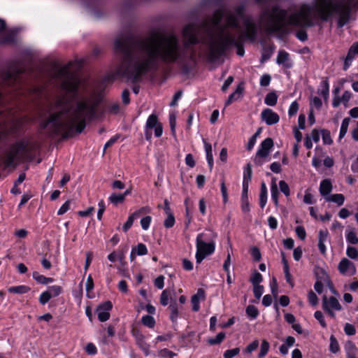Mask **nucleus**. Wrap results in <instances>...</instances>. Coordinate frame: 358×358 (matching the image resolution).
I'll use <instances>...</instances> for the list:
<instances>
[{
  "label": "nucleus",
  "mask_w": 358,
  "mask_h": 358,
  "mask_svg": "<svg viewBox=\"0 0 358 358\" xmlns=\"http://www.w3.org/2000/svg\"><path fill=\"white\" fill-rule=\"evenodd\" d=\"M158 39L157 43H148L136 41L132 33L115 39L116 49L123 53L122 63L118 73L130 79L133 83L138 82L142 76L150 71H157L158 60L164 63H177L183 76H188L194 66L182 57L180 42L174 34L164 35L155 33L152 41Z\"/></svg>",
  "instance_id": "nucleus-1"
},
{
  "label": "nucleus",
  "mask_w": 358,
  "mask_h": 358,
  "mask_svg": "<svg viewBox=\"0 0 358 358\" xmlns=\"http://www.w3.org/2000/svg\"><path fill=\"white\" fill-rule=\"evenodd\" d=\"M336 7L332 0H315L313 5L303 4L298 10L291 14L288 23L300 27L295 36L300 41L304 42L308 37L305 29L322 27V22H328L331 19V9L336 10Z\"/></svg>",
  "instance_id": "nucleus-2"
},
{
  "label": "nucleus",
  "mask_w": 358,
  "mask_h": 358,
  "mask_svg": "<svg viewBox=\"0 0 358 358\" xmlns=\"http://www.w3.org/2000/svg\"><path fill=\"white\" fill-rule=\"evenodd\" d=\"M70 108L67 107L61 110L51 113L47 117L48 122L50 124L48 128V134L50 137L60 136L62 140H67L74 136L76 134H81L85 129L87 123L84 118H81L76 124L65 122L61 120L62 117L68 114Z\"/></svg>",
  "instance_id": "nucleus-3"
},
{
  "label": "nucleus",
  "mask_w": 358,
  "mask_h": 358,
  "mask_svg": "<svg viewBox=\"0 0 358 358\" xmlns=\"http://www.w3.org/2000/svg\"><path fill=\"white\" fill-rule=\"evenodd\" d=\"M288 12L279 5H274L271 8H264L260 13V18L264 22L266 31L268 34H278L282 37L289 34L286 24Z\"/></svg>",
  "instance_id": "nucleus-4"
},
{
  "label": "nucleus",
  "mask_w": 358,
  "mask_h": 358,
  "mask_svg": "<svg viewBox=\"0 0 358 358\" xmlns=\"http://www.w3.org/2000/svg\"><path fill=\"white\" fill-rule=\"evenodd\" d=\"M28 152L27 142L21 139L13 143L9 150H6L2 158V163L4 168L15 169L17 163L16 162L20 157V155L26 154Z\"/></svg>",
  "instance_id": "nucleus-5"
},
{
  "label": "nucleus",
  "mask_w": 358,
  "mask_h": 358,
  "mask_svg": "<svg viewBox=\"0 0 358 358\" xmlns=\"http://www.w3.org/2000/svg\"><path fill=\"white\" fill-rule=\"evenodd\" d=\"M238 38L231 36H227L217 44L212 43L210 45L209 52L207 55V60L210 62H216L226 55L227 51L237 44Z\"/></svg>",
  "instance_id": "nucleus-6"
},
{
  "label": "nucleus",
  "mask_w": 358,
  "mask_h": 358,
  "mask_svg": "<svg viewBox=\"0 0 358 358\" xmlns=\"http://www.w3.org/2000/svg\"><path fill=\"white\" fill-rule=\"evenodd\" d=\"M58 77L64 78L61 84L63 90L73 96H76L79 91L80 80L70 71V65L59 68L57 71Z\"/></svg>",
  "instance_id": "nucleus-7"
},
{
  "label": "nucleus",
  "mask_w": 358,
  "mask_h": 358,
  "mask_svg": "<svg viewBox=\"0 0 358 358\" xmlns=\"http://www.w3.org/2000/svg\"><path fill=\"white\" fill-rule=\"evenodd\" d=\"M245 30L239 35V38L250 42H255L258 34V27L257 24L251 17H245L243 20Z\"/></svg>",
  "instance_id": "nucleus-8"
},
{
  "label": "nucleus",
  "mask_w": 358,
  "mask_h": 358,
  "mask_svg": "<svg viewBox=\"0 0 358 358\" xmlns=\"http://www.w3.org/2000/svg\"><path fill=\"white\" fill-rule=\"evenodd\" d=\"M182 34L183 37L187 40L184 43L185 48H188L190 45H194L200 43L196 24L189 23L186 24L182 29Z\"/></svg>",
  "instance_id": "nucleus-9"
},
{
  "label": "nucleus",
  "mask_w": 358,
  "mask_h": 358,
  "mask_svg": "<svg viewBox=\"0 0 358 358\" xmlns=\"http://www.w3.org/2000/svg\"><path fill=\"white\" fill-rule=\"evenodd\" d=\"M273 146V141L271 138H266L262 141L253 159L257 166L262 165L264 162L262 159L266 158L269 155Z\"/></svg>",
  "instance_id": "nucleus-10"
},
{
  "label": "nucleus",
  "mask_w": 358,
  "mask_h": 358,
  "mask_svg": "<svg viewBox=\"0 0 358 358\" xmlns=\"http://www.w3.org/2000/svg\"><path fill=\"white\" fill-rule=\"evenodd\" d=\"M335 2L334 0H332ZM337 6L336 10L331 9L332 14L336 12L338 13V17L337 20V27L338 28H342L345 25H346L351 17V7L350 6H343L341 3H336Z\"/></svg>",
  "instance_id": "nucleus-11"
},
{
  "label": "nucleus",
  "mask_w": 358,
  "mask_h": 358,
  "mask_svg": "<svg viewBox=\"0 0 358 358\" xmlns=\"http://www.w3.org/2000/svg\"><path fill=\"white\" fill-rule=\"evenodd\" d=\"M6 22L0 19V34L6 29ZM17 30L13 29L9 30L4 36L0 35V45H15L17 42Z\"/></svg>",
  "instance_id": "nucleus-12"
},
{
  "label": "nucleus",
  "mask_w": 358,
  "mask_h": 358,
  "mask_svg": "<svg viewBox=\"0 0 358 358\" xmlns=\"http://www.w3.org/2000/svg\"><path fill=\"white\" fill-rule=\"evenodd\" d=\"M63 292V288L59 285H52L43 292L38 298L41 305H45L52 297H57Z\"/></svg>",
  "instance_id": "nucleus-13"
},
{
  "label": "nucleus",
  "mask_w": 358,
  "mask_h": 358,
  "mask_svg": "<svg viewBox=\"0 0 358 358\" xmlns=\"http://www.w3.org/2000/svg\"><path fill=\"white\" fill-rule=\"evenodd\" d=\"M113 308V304L110 301H106L98 306L96 312L97 313L98 320L101 322H106L110 318L109 311Z\"/></svg>",
  "instance_id": "nucleus-14"
},
{
  "label": "nucleus",
  "mask_w": 358,
  "mask_h": 358,
  "mask_svg": "<svg viewBox=\"0 0 358 358\" xmlns=\"http://www.w3.org/2000/svg\"><path fill=\"white\" fill-rule=\"evenodd\" d=\"M203 234H199L196 236V249L206 253L207 255L214 252L215 246L214 243H206L202 240Z\"/></svg>",
  "instance_id": "nucleus-15"
},
{
  "label": "nucleus",
  "mask_w": 358,
  "mask_h": 358,
  "mask_svg": "<svg viewBox=\"0 0 358 358\" xmlns=\"http://www.w3.org/2000/svg\"><path fill=\"white\" fill-rule=\"evenodd\" d=\"M261 117L267 125H273L280 120V117L275 112L270 108H265L261 113Z\"/></svg>",
  "instance_id": "nucleus-16"
},
{
  "label": "nucleus",
  "mask_w": 358,
  "mask_h": 358,
  "mask_svg": "<svg viewBox=\"0 0 358 358\" xmlns=\"http://www.w3.org/2000/svg\"><path fill=\"white\" fill-rule=\"evenodd\" d=\"M276 63L282 65L283 68L289 69L293 66V62L289 59V54L284 50L278 51Z\"/></svg>",
  "instance_id": "nucleus-17"
},
{
  "label": "nucleus",
  "mask_w": 358,
  "mask_h": 358,
  "mask_svg": "<svg viewBox=\"0 0 358 358\" xmlns=\"http://www.w3.org/2000/svg\"><path fill=\"white\" fill-rule=\"evenodd\" d=\"M338 270L339 272L345 275L348 271L351 273H354L356 271V267L355 264L346 258H343L338 264Z\"/></svg>",
  "instance_id": "nucleus-18"
},
{
  "label": "nucleus",
  "mask_w": 358,
  "mask_h": 358,
  "mask_svg": "<svg viewBox=\"0 0 358 358\" xmlns=\"http://www.w3.org/2000/svg\"><path fill=\"white\" fill-rule=\"evenodd\" d=\"M99 100H97L94 102V104L91 106H88V108L86 110V115L88 117L90 120H92L94 119H98L104 115V111H99L97 109V106L99 103Z\"/></svg>",
  "instance_id": "nucleus-19"
},
{
  "label": "nucleus",
  "mask_w": 358,
  "mask_h": 358,
  "mask_svg": "<svg viewBox=\"0 0 358 358\" xmlns=\"http://www.w3.org/2000/svg\"><path fill=\"white\" fill-rule=\"evenodd\" d=\"M88 104L85 101H80L77 104V108L74 112V118L71 122L72 123L76 124L81 118H85L83 117L84 111L87 110L88 108Z\"/></svg>",
  "instance_id": "nucleus-20"
},
{
  "label": "nucleus",
  "mask_w": 358,
  "mask_h": 358,
  "mask_svg": "<svg viewBox=\"0 0 358 358\" xmlns=\"http://www.w3.org/2000/svg\"><path fill=\"white\" fill-rule=\"evenodd\" d=\"M324 302L326 303L327 308L329 309L338 311L342 309L341 305L335 296H330L329 298H327L326 295H324L322 297V303Z\"/></svg>",
  "instance_id": "nucleus-21"
},
{
  "label": "nucleus",
  "mask_w": 358,
  "mask_h": 358,
  "mask_svg": "<svg viewBox=\"0 0 358 358\" xmlns=\"http://www.w3.org/2000/svg\"><path fill=\"white\" fill-rule=\"evenodd\" d=\"M114 50L115 51V52L118 55H120V64L118 65L117 69H116V74L122 78H127V80H129L131 81L134 85V86L132 87V91L135 94H138L139 93V91H140V86L138 85H136L138 83V82L136 83H133L130 79H128L127 77L125 76H123L122 75H120V73H118V70L120 69V66L122 65V58H123V53L120 51H119L118 50L116 49V47H115V41H114ZM143 76H142V78L143 79ZM142 80H141L140 81H138V83H140Z\"/></svg>",
  "instance_id": "nucleus-22"
},
{
  "label": "nucleus",
  "mask_w": 358,
  "mask_h": 358,
  "mask_svg": "<svg viewBox=\"0 0 358 358\" xmlns=\"http://www.w3.org/2000/svg\"><path fill=\"white\" fill-rule=\"evenodd\" d=\"M332 183L329 179H324L320 182V193L322 196L327 197L329 196V194L332 191Z\"/></svg>",
  "instance_id": "nucleus-23"
},
{
  "label": "nucleus",
  "mask_w": 358,
  "mask_h": 358,
  "mask_svg": "<svg viewBox=\"0 0 358 358\" xmlns=\"http://www.w3.org/2000/svg\"><path fill=\"white\" fill-rule=\"evenodd\" d=\"M241 202L242 211L245 213L250 212V208L248 199V188L243 187Z\"/></svg>",
  "instance_id": "nucleus-24"
},
{
  "label": "nucleus",
  "mask_w": 358,
  "mask_h": 358,
  "mask_svg": "<svg viewBox=\"0 0 358 358\" xmlns=\"http://www.w3.org/2000/svg\"><path fill=\"white\" fill-rule=\"evenodd\" d=\"M169 310H170V320L173 324L177 323V320L179 316V311H178V305L176 300L171 301V303L169 306Z\"/></svg>",
  "instance_id": "nucleus-25"
},
{
  "label": "nucleus",
  "mask_w": 358,
  "mask_h": 358,
  "mask_svg": "<svg viewBox=\"0 0 358 358\" xmlns=\"http://www.w3.org/2000/svg\"><path fill=\"white\" fill-rule=\"evenodd\" d=\"M275 48V46L273 43L269 45L263 46L262 57H261V59H260L262 63H264V62L268 61L271 57Z\"/></svg>",
  "instance_id": "nucleus-26"
},
{
  "label": "nucleus",
  "mask_w": 358,
  "mask_h": 358,
  "mask_svg": "<svg viewBox=\"0 0 358 358\" xmlns=\"http://www.w3.org/2000/svg\"><path fill=\"white\" fill-rule=\"evenodd\" d=\"M203 141L204 143L206 160H207L208 166H209L210 169L211 170L214 165L213 156V152H212V145L210 143H208L206 139H203Z\"/></svg>",
  "instance_id": "nucleus-27"
},
{
  "label": "nucleus",
  "mask_w": 358,
  "mask_h": 358,
  "mask_svg": "<svg viewBox=\"0 0 358 358\" xmlns=\"http://www.w3.org/2000/svg\"><path fill=\"white\" fill-rule=\"evenodd\" d=\"M252 176V166L250 164H248L246 167L244 169L243 177V187L249 188V183L251 181Z\"/></svg>",
  "instance_id": "nucleus-28"
},
{
  "label": "nucleus",
  "mask_w": 358,
  "mask_h": 358,
  "mask_svg": "<svg viewBox=\"0 0 358 358\" xmlns=\"http://www.w3.org/2000/svg\"><path fill=\"white\" fill-rule=\"evenodd\" d=\"M225 14V9L224 7L219 8L215 10L213 15L212 22L215 26H217L220 24L222 20L223 17Z\"/></svg>",
  "instance_id": "nucleus-29"
},
{
  "label": "nucleus",
  "mask_w": 358,
  "mask_h": 358,
  "mask_svg": "<svg viewBox=\"0 0 358 358\" xmlns=\"http://www.w3.org/2000/svg\"><path fill=\"white\" fill-rule=\"evenodd\" d=\"M243 91V87H241V85H238L236 90L229 96L228 99L225 101V106L227 107L230 106L234 101L237 100L238 99L239 94H241Z\"/></svg>",
  "instance_id": "nucleus-30"
},
{
  "label": "nucleus",
  "mask_w": 358,
  "mask_h": 358,
  "mask_svg": "<svg viewBox=\"0 0 358 358\" xmlns=\"http://www.w3.org/2000/svg\"><path fill=\"white\" fill-rule=\"evenodd\" d=\"M320 86L322 89L319 90V94L324 100H327L329 96V83L328 78H325V79L320 83Z\"/></svg>",
  "instance_id": "nucleus-31"
},
{
  "label": "nucleus",
  "mask_w": 358,
  "mask_h": 358,
  "mask_svg": "<svg viewBox=\"0 0 358 358\" xmlns=\"http://www.w3.org/2000/svg\"><path fill=\"white\" fill-rule=\"evenodd\" d=\"M31 288L29 286L21 285L8 287V291L10 293L23 294L29 292Z\"/></svg>",
  "instance_id": "nucleus-32"
},
{
  "label": "nucleus",
  "mask_w": 358,
  "mask_h": 358,
  "mask_svg": "<svg viewBox=\"0 0 358 358\" xmlns=\"http://www.w3.org/2000/svg\"><path fill=\"white\" fill-rule=\"evenodd\" d=\"M325 200L336 203L338 206H341L344 203L345 196L342 194H334L325 197Z\"/></svg>",
  "instance_id": "nucleus-33"
},
{
  "label": "nucleus",
  "mask_w": 358,
  "mask_h": 358,
  "mask_svg": "<svg viewBox=\"0 0 358 358\" xmlns=\"http://www.w3.org/2000/svg\"><path fill=\"white\" fill-rule=\"evenodd\" d=\"M161 122L158 120V117L156 114L152 113L149 115L145 124L146 129H152L154 127L157 126Z\"/></svg>",
  "instance_id": "nucleus-34"
},
{
  "label": "nucleus",
  "mask_w": 358,
  "mask_h": 358,
  "mask_svg": "<svg viewBox=\"0 0 358 358\" xmlns=\"http://www.w3.org/2000/svg\"><path fill=\"white\" fill-rule=\"evenodd\" d=\"M278 95L275 92H271L266 95L264 103L267 106H274L278 101Z\"/></svg>",
  "instance_id": "nucleus-35"
},
{
  "label": "nucleus",
  "mask_w": 358,
  "mask_h": 358,
  "mask_svg": "<svg viewBox=\"0 0 358 358\" xmlns=\"http://www.w3.org/2000/svg\"><path fill=\"white\" fill-rule=\"evenodd\" d=\"M271 199L273 201L275 206H278V196H279V191L278 189L277 185L275 184V181L273 180L271 185Z\"/></svg>",
  "instance_id": "nucleus-36"
},
{
  "label": "nucleus",
  "mask_w": 358,
  "mask_h": 358,
  "mask_svg": "<svg viewBox=\"0 0 358 358\" xmlns=\"http://www.w3.org/2000/svg\"><path fill=\"white\" fill-rule=\"evenodd\" d=\"M250 281L253 286L260 285L259 284L263 281V276L257 270H254L250 276Z\"/></svg>",
  "instance_id": "nucleus-37"
},
{
  "label": "nucleus",
  "mask_w": 358,
  "mask_h": 358,
  "mask_svg": "<svg viewBox=\"0 0 358 358\" xmlns=\"http://www.w3.org/2000/svg\"><path fill=\"white\" fill-rule=\"evenodd\" d=\"M270 344L266 339L262 340L258 358H264L269 351Z\"/></svg>",
  "instance_id": "nucleus-38"
},
{
  "label": "nucleus",
  "mask_w": 358,
  "mask_h": 358,
  "mask_svg": "<svg viewBox=\"0 0 358 358\" xmlns=\"http://www.w3.org/2000/svg\"><path fill=\"white\" fill-rule=\"evenodd\" d=\"M141 322L144 326L150 329L154 328L156 324L155 318L150 315H143L141 318Z\"/></svg>",
  "instance_id": "nucleus-39"
},
{
  "label": "nucleus",
  "mask_w": 358,
  "mask_h": 358,
  "mask_svg": "<svg viewBox=\"0 0 358 358\" xmlns=\"http://www.w3.org/2000/svg\"><path fill=\"white\" fill-rule=\"evenodd\" d=\"M350 122V117H345L343 120V122H342L341 126V129H340V132H339V136H338L339 139L343 138L345 136V134L348 131Z\"/></svg>",
  "instance_id": "nucleus-40"
},
{
  "label": "nucleus",
  "mask_w": 358,
  "mask_h": 358,
  "mask_svg": "<svg viewBox=\"0 0 358 358\" xmlns=\"http://www.w3.org/2000/svg\"><path fill=\"white\" fill-rule=\"evenodd\" d=\"M225 338V333L222 331L217 334L215 338H210L208 340V343L210 345L220 344Z\"/></svg>",
  "instance_id": "nucleus-41"
},
{
  "label": "nucleus",
  "mask_w": 358,
  "mask_h": 358,
  "mask_svg": "<svg viewBox=\"0 0 358 358\" xmlns=\"http://www.w3.org/2000/svg\"><path fill=\"white\" fill-rule=\"evenodd\" d=\"M245 312L247 315L251 319H256L259 313L257 308L254 305L248 306Z\"/></svg>",
  "instance_id": "nucleus-42"
},
{
  "label": "nucleus",
  "mask_w": 358,
  "mask_h": 358,
  "mask_svg": "<svg viewBox=\"0 0 358 358\" xmlns=\"http://www.w3.org/2000/svg\"><path fill=\"white\" fill-rule=\"evenodd\" d=\"M108 200L113 204L117 206L119 203H123L125 199L124 198V195H122V194L113 193L109 196Z\"/></svg>",
  "instance_id": "nucleus-43"
},
{
  "label": "nucleus",
  "mask_w": 358,
  "mask_h": 358,
  "mask_svg": "<svg viewBox=\"0 0 358 358\" xmlns=\"http://www.w3.org/2000/svg\"><path fill=\"white\" fill-rule=\"evenodd\" d=\"M317 280H324V281H329V278L324 268H318V269L315 273Z\"/></svg>",
  "instance_id": "nucleus-44"
},
{
  "label": "nucleus",
  "mask_w": 358,
  "mask_h": 358,
  "mask_svg": "<svg viewBox=\"0 0 358 358\" xmlns=\"http://www.w3.org/2000/svg\"><path fill=\"white\" fill-rule=\"evenodd\" d=\"M345 238L346 241L350 244L356 245L358 243V238L356 233L353 231H346Z\"/></svg>",
  "instance_id": "nucleus-45"
},
{
  "label": "nucleus",
  "mask_w": 358,
  "mask_h": 358,
  "mask_svg": "<svg viewBox=\"0 0 358 358\" xmlns=\"http://www.w3.org/2000/svg\"><path fill=\"white\" fill-rule=\"evenodd\" d=\"M220 191L223 199V203L225 204L228 201V192L224 177L220 180Z\"/></svg>",
  "instance_id": "nucleus-46"
},
{
  "label": "nucleus",
  "mask_w": 358,
  "mask_h": 358,
  "mask_svg": "<svg viewBox=\"0 0 358 358\" xmlns=\"http://www.w3.org/2000/svg\"><path fill=\"white\" fill-rule=\"evenodd\" d=\"M131 335L136 338L137 342L142 341L144 339L141 330L139 327L133 326L131 330Z\"/></svg>",
  "instance_id": "nucleus-47"
},
{
  "label": "nucleus",
  "mask_w": 358,
  "mask_h": 358,
  "mask_svg": "<svg viewBox=\"0 0 358 358\" xmlns=\"http://www.w3.org/2000/svg\"><path fill=\"white\" fill-rule=\"evenodd\" d=\"M339 344L336 337L334 335L330 336L329 350L333 353H336L339 351Z\"/></svg>",
  "instance_id": "nucleus-48"
},
{
  "label": "nucleus",
  "mask_w": 358,
  "mask_h": 358,
  "mask_svg": "<svg viewBox=\"0 0 358 358\" xmlns=\"http://www.w3.org/2000/svg\"><path fill=\"white\" fill-rule=\"evenodd\" d=\"M321 134L322 136L323 143L325 145H331L333 141L331 137L330 131L327 129H322Z\"/></svg>",
  "instance_id": "nucleus-49"
},
{
  "label": "nucleus",
  "mask_w": 358,
  "mask_h": 358,
  "mask_svg": "<svg viewBox=\"0 0 358 358\" xmlns=\"http://www.w3.org/2000/svg\"><path fill=\"white\" fill-rule=\"evenodd\" d=\"M135 252L138 256H143L148 254V250L146 245L144 243H138L134 248Z\"/></svg>",
  "instance_id": "nucleus-50"
},
{
  "label": "nucleus",
  "mask_w": 358,
  "mask_h": 358,
  "mask_svg": "<svg viewBox=\"0 0 358 358\" xmlns=\"http://www.w3.org/2000/svg\"><path fill=\"white\" fill-rule=\"evenodd\" d=\"M250 255L252 257L253 261L255 262H259L262 259V254L260 250L256 246L251 248Z\"/></svg>",
  "instance_id": "nucleus-51"
},
{
  "label": "nucleus",
  "mask_w": 358,
  "mask_h": 358,
  "mask_svg": "<svg viewBox=\"0 0 358 358\" xmlns=\"http://www.w3.org/2000/svg\"><path fill=\"white\" fill-rule=\"evenodd\" d=\"M245 41L238 37L237 44L234 47L237 48V55L243 57L245 54L244 42Z\"/></svg>",
  "instance_id": "nucleus-52"
},
{
  "label": "nucleus",
  "mask_w": 358,
  "mask_h": 358,
  "mask_svg": "<svg viewBox=\"0 0 358 358\" xmlns=\"http://www.w3.org/2000/svg\"><path fill=\"white\" fill-rule=\"evenodd\" d=\"M159 355L162 358H173L177 354L167 348H164L159 352Z\"/></svg>",
  "instance_id": "nucleus-53"
},
{
  "label": "nucleus",
  "mask_w": 358,
  "mask_h": 358,
  "mask_svg": "<svg viewBox=\"0 0 358 358\" xmlns=\"http://www.w3.org/2000/svg\"><path fill=\"white\" fill-rule=\"evenodd\" d=\"M166 215L167 217L165 219L164 222V226L167 229H170L173 227L176 223L175 216L173 213Z\"/></svg>",
  "instance_id": "nucleus-54"
},
{
  "label": "nucleus",
  "mask_w": 358,
  "mask_h": 358,
  "mask_svg": "<svg viewBox=\"0 0 358 358\" xmlns=\"http://www.w3.org/2000/svg\"><path fill=\"white\" fill-rule=\"evenodd\" d=\"M227 20L229 27H233V28H238L239 27L238 20L235 15H229L227 17Z\"/></svg>",
  "instance_id": "nucleus-55"
},
{
  "label": "nucleus",
  "mask_w": 358,
  "mask_h": 358,
  "mask_svg": "<svg viewBox=\"0 0 358 358\" xmlns=\"http://www.w3.org/2000/svg\"><path fill=\"white\" fill-rule=\"evenodd\" d=\"M240 352V348H235L230 350H227L224 354L223 357L224 358H233L236 355H238Z\"/></svg>",
  "instance_id": "nucleus-56"
},
{
  "label": "nucleus",
  "mask_w": 358,
  "mask_h": 358,
  "mask_svg": "<svg viewBox=\"0 0 358 358\" xmlns=\"http://www.w3.org/2000/svg\"><path fill=\"white\" fill-rule=\"evenodd\" d=\"M346 254L350 258L352 259H356L358 258V250L355 247L348 246L346 250Z\"/></svg>",
  "instance_id": "nucleus-57"
},
{
  "label": "nucleus",
  "mask_w": 358,
  "mask_h": 358,
  "mask_svg": "<svg viewBox=\"0 0 358 358\" xmlns=\"http://www.w3.org/2000/svg\"><path fill=\"white\" fill-rule=\"evenodd\" d=\"M299 105L296 101H293L289 108L288 115L292 117L296 114L299 110Z\"/></svg>",
  "instance_id": "nucleus-58"
},
{
  "label": "nucleus",
  "mask_w": 358,
  "mask_h": 358,
  "mask_svg": "<svg viewBox=\"0 0 358 358\" xmlns=\"http://www.w3.org/2000/svg\"><path fill=\"white\" fill-rule=\"evenodd\" d=\"M279 187L280 191L286 196H288L290 194V189L288 184L285 180H280L279 182Z\"/></svg>",
  "instance_id": "nucleus-59"
},
{
  "label": "nucleus",
  "mask_w": 358,
  "mask_h": 358,
  "mask_svg": "<svg viewBox=\"0 0 358 358\" xmlns=\"http://www.w3.org/2000/svg\"><path fill=\"white\" fill-rule=\"evenodd\" d=\"M152 222V217L147 215L141 220V225L143 230H148Z\"/></svg>",
  "instance_id": "nucleus-60"
},
{
  "label": "nucleus",
  "mask_w": 358,
  "mask_h": 358,
  "mask_svg": "<svg viewBox=\"0 0 358 358\" xmlns=\"http://www.w3.org/2000/svg\"><path fill=\"white\" fill-rule=\"evenodd\" d=\"M315 318L320 322L323 328H327V323L324 320V315L320 310H317L314 313Z\"/></svg>",
  "instance_id": "nucleus-61"
},
{
  "label": "nucleus",
  "mask_w": 358,
  "mask_h": 358,
  "mask_svg": "<svg viewBox=\"0 0 358 358\" xmlns=\"http://www.w3.org/2000/svg\"><path fill=\"white\" fill-rule=\"evenodd\" d=\"M344 332L348 336H354L356 334L355 327L350 323H346L344 326Z\"/></svg>",
  "instance_id": "nucleus-62"
},
{
  "label": "nucleus",
  "mask_w": 358,
  "mask_h": 358,
  "mask_svg": "<svg viewBox=\"0 0 358 358\" xmlns=\"http://www.w3.org/2000/svg\"><path fill=\"white\" fill-rule=\"evenodd\" d=\"M308 302L312 306H316L318 303V297L313 290H310L308 292Z\"/></svg>",
  "instance_id": "nucleus-63"
},
{
  "label": "nucleus",
  "mask_w": 358,
  "mask_h": 358,
  "mask_svg": "<svg viewBox=\"0 0 358 358\" xmlns=\"http://www.w3.org/2000/svg\"><path fill=\"white\" fill-rule=\"evenodd\" d=\"M85 352L89 355H95L97 354V348L96 345L92 343H88L85 347Z\"/></svg>",
  "instance_id": "nucleus-64"
}]
</instances>
